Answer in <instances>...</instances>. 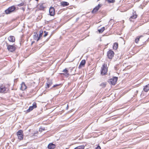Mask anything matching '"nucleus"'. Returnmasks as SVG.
I'll use <instances>...</instances> for the list:
<instances>
[{
	"mask_svg": "<svg viewBox=\"0 0 149 149\" xmlns=\"http://www.w3.org/2000/svg\"><path fill=\"white\" fill-rule=\"evenodd\" d=\"M107 72V64L104 63L103 65L101 71V74L102 75L106 74Z\"/></svg>",
	"mask_w": 149,
	"mask_h": 149,
	"instance_id": "nucleus-1",
	"label": "nucleus"
},
{
	"mask_svg": "<svg viewBox=\"0 0 149 149\" xmlns=\"http://www.w3.org/2000/svg\"><path fill=\"white\" fill-rule=\"evenodd\" d=\"M15 9L16 8L14 6H13L9 7L5 10V12L6 14H8L13 12L15 10Z\"/></svg>",
	"mask_w": 149,
	"mask_h": 149,
	"instance_id": "nucleus-2",
	"label": "nucleus"
},
{
	"mask_svg": "<svg viewBox=\"0 0 149 149\" xmlns=\"http://www.w3.org/2000/svg\"><path fill=\"white\" fill-rule=\"evenodd\" d=\"M6 45L7 47V49L9 51L11 52H13L15 50L16 47L14 45H9L8 43H6Z\"/></svg>",
	"mask_w": 149,
	"mask_h": 149,
	"instance_id": "nucleus-3",
	"label": "nucleus"
},
{
	"mask_svg": "<svg viewBox=\"0 0 149 149\" xmlns=\"http://www.w3.org/2000/svg\"><path fill=\"white\" fill-rule=\"evenodd\" d=\"M17 136L19 139L20 140H22L24 137L23 131L21 130H19L17 132Z\"/></svg>",
	"mask_w": 149,
	"mask_h": 149,
	"instance_id": "nucleus-4",
	"label": "nucleus"
},
{
	"mask_svg": "<svg viewBox=\"0 0 149 149\" xmlns=\"http://www.w3.org/2000/svg\"><path fill=\"white\" fill-rule=\"evenodd\" d=\"M114 52L111 50H109L107 53V55L109 59H111L113 56Z\"/></svg>",
	"mask_w": 149,
	"mask_h": 149,
	"instance_id": "nucleus-5",
	"label": "nucleus"
},
{
	"mask_svg": "<svg viewBox=\"0 0 149 149\" xmlns=\"http://www.w3.org/2000/svg\"><path fill=\"white\" fill-rule=\"evenodd\" d=\"M49 13L50 15L51 16H53L55 14V10L54 8L51 7L49 9Z\"/></svg>",
	"mask_w": 149,
	"mask_h": 149,
	"instance_id": "nucleus-6",
	"label": "nucleus"
},
{
	"mask_svg": "<svg viewBox=\"0 0 149 149\" xmlns=\"http://www.w3.org/2000/svg\"><path fill=\"white\" fill-rule=\"evenodd\" d=\"M118 79V77H114L112 79H110V82L112 85H114Z\"/></svg>",
	"mask_w": 149,
	"mask_h": 149,
	"instance_id": "nucleus-7",
	"label": "nucleus"
},
{
	"mask_svg": "<svg viewBox=\"0 0 149 149\" xmlns=\"http://www.w3.org/2000/svg\"><path fill=\"white\" fill-rule=\"evenodd\" d=\"M63 72H64V73H61V74L64 75L67 77H68L69 73H68V70L67 68H66L64 69L63 71Z\"/></svg>",
	"mask_w": 149,
	"mask_h": 149,
	"instance_id": "nucleus-8",
	"label": "nucleus"
},
{
	"mask_svg": "<svg viewBox=\"0 0 149 149\" xmlns=\"http://www.w3.org/2000/svg\"><path fill=\"white\" fill-rule=\"evenodd\" d=\"M102 6L101 4H99L98 6L95 7L93 10L92 12L93 13H95L97 11L99 8Z\"/></svg>",
	"mask_w": 149,
	"mask_h": 149,
	"instance_id": "nucleus-9",
	"label": "nucleus"
},
{
	"mask_svg": "<svg viewBox=\"0 0 149 149\" xmlns=\"http://www.w3.org/2000/svg\"><path fill=\"white\" fill-rule=\"evenodd\" d=\"M55 147V145L52 143H49L47 146L48 149H54Z\"/></svg>",
	"mask_w": 149,
	"mask_h": 149,
	"instance_id": "nucleus-10",
	"label": "nucleus"
},
{
	"mask_svg": "<svg viewBox=\"0 0 149 149\" xmlns=\"http://www.w3.org/2000/svg\"><path fill=\"white\" fill-rule=\"evenodd\" d=\"M6 88L3 85L0 86V93H3L6 90Z\"/></svg>",
	"mask_w": 149,
	"mask_h": 149,
	"instance_id": "nucleus-11",
	"label": "nucleus"
},
{
	"mask_svg": "<svg viewBox=\"0 0 149 149\" xmlns=\"http://www.w3.org/2000/svg\"><path fill=\"white\" fill-rule=\"evenodd\" d=\"M52 80H47L46 83L47 85H46V88H49L52 85Z\"/></svg>",
	"mask_w": 149,
	"mask_h": 149,
	"instance_id": "nucleus-12",
	"label": "nucleus"
},
{
	"mask_svg": "<svg viewBox=\"0 0 149 149\" xmlns=\"http://www.w3.org/2000/svg\"><path fill=\"white\" fill-rule=\"evenodd\" d=\"M8 40L10 42H13L15 41V37L13 36H10L8 38Z\"/></svg>",
	"mask_w": 149,
	"mask_h": 149,
	"instance_id": "nucleus-13",
	"label": "nucleus"
},
{
	"mask_svg": "<svg viewBox=\"0 0 149 149\" xmlns=\"http://www.w3.org/2000/svg\"><path fill=\"white\" fill-rule=\"evenodd\" d=\"M86 61L85 60H82L81 62L79 65V68H80L81 66H83L85 64Z\"/></svg>",
	"mask_w": 149,
	"mask_h": 149,
	"instance_id": "nucleus-14",
	"label": "nucleus"
},
{
	"mask_svg": "<svg viewBox=\"0 0 149 149\" xmlns=\"http://www.w3.org/2000/svg\"><path fill=\"white\" fill-rule=\"evenodd\" d=\"M26 86L24 83H22L21 84V87L20 88V89L22 90H24L26 89Z\"/></svg>",
	"mask_w": 149,
	"mask_h": 149,
	"instance_id": "nucleus-15",
	"label": "nucleus"
},
{
	"mask_svg": "<svg viewBox=\"0 0 149 149\" xmlns=\"http://www.w3.org/2000/svg\"><path fill=\"white\" fill-rule=\"evenodd\" d=\"M61 4L63 6H65L69 5V3H68L66 1H61Z\"/></svg>",
	"mask_w": 149,
	"mask_h": 149,
	"instance_id": "nucleus-16",
	"label": "nucleus"
},
{
	"mask_svg": "<svg viewBox=\"0 0 149 149\" xmlns=\"http://www.w3.org/2000/svg\"><path fill=\"white\" fill-rule=\"evenodd\" d=\"M137 17V15L136 12L135 11L133 14L132 15L130 18V19L131 20V19H136Z\"/></svg>",
	"mask_w": 149,
	"mask_h": 149,
	"instance_id": "nucleus-17",
	"label": "nucleus"
},
{
	"mask_svg": "<svg viewBox=\"0 0 149 149\" xmlns=\"http://www.w3.org/2000/svg\"><path fill=\"white\" fill-rule=\"evenodd\" d=\"M149 90V84L146 85L143 88V90L145 92H148Z\"/></svg>",
	"mask_w": 149,
	"mask_h": 149,
	"instance_id": "nucleus-18",
	"label": "nucleus"
},
{
	"mask_svg": "<svg viewBox=\"0 0 149 149\" xmlns=\"http://www.w3.org/2000/svg\"><path fill=\"white\" fill-rule=\"evenodd\" d=\"M118 43H117L115 42L113 44V48L114 49L116 50L118 47Z\"/></svg>",
	"mask_w": 149,
	"mask_h": 149,
	"instance_id": "nucleus-19",
	"label": "nucleus"
},
{
	"mask_svg": "<svg viewBox=\"0 0 149 149\" xmlns=\"http://www.w3.org/2000/svg\"><path fill=\"white\" fill-rule=\"evenodd\" d=\"M84 148L85 146L84 145H82L77 146L74 149H84Z\"/></svg>",
	"mask_w": 149,
	"mask_h": 149,
	"instance_id": "nucleus-20",
	"label": "nucleus"
},
{
	"mask_svg": "<svg viewBox=\"0 0 149 149\" xmlns=\"http://www.w3.org/2000/svg\"><path fill=\"white\" fill-rule=\"evenodd\" d=\"M43 33V31L42 30H40V34L39 35V36L38 38L37 39V41H38L40 38V37L42 36Z\"/></svg>",
	"mask_w": 149,
	"mask_h": 149,
	"instance_id": "nucleus-21",
	"label": "nucleus"
},
{
	"mask_svg": "<svg viewBox=\"0 0 149 149\" xmlns=\"http://www.w3.org/2000/svg\"><path fill=\"white\" fill-rule=\"evenodd\" d=\"M40 10H43L44 8L43 4L39 5L38 6Z\"/></svg>",
	"mask_w": 149,
	"mask_h": 149,
	"instance_id": "nucleus-22",
	"label": "nucleus"
},
{
	"mask_svg": "<svg viewBox=\"0 0 149 149\" xmlns=\"http://www.w3.org/2000/svg\"><path fill=\"white\" fill-rule=\"evenodd\" d=\"M34 109V108H33V107L32 106H30L29 108L27 110H26V112H30L32 110H33V109Z\"/></svg>",
	"mask_w": 149,
	"mask_h": 149,
	"instance_id": "nucleus-23",
	"label": "nucleus"
},
{
	"mask_svg": "<svg viewBox=\"0 0 149 149\" xmlns=\"http://www.w3.org/2000/svg\"><path fill=\"white\" fill-rule=\"evenodd\" d=\"M104 27H102L101 29H98V31L100 33H102L104 30Z\"/></svg>",
	"mask_w": 149,
	"mask_h": 149,
	"instance_id": "nucleus-24",
	"label": "nucleus"
},
{
	"mask_svg": "<svg viewBox=\"0 0 149 149\" xmlns=\"http://www.w3.org/2000/svg\"><path fill=\"white\" fill-rule=\"evenodd\" d=\"M106 85V83H102L100 84V86L102 88H104Z\"/></svg>",
	"mask_w": 149,
	"mask_h": 149,
	"instance_id": "nucleus-25",
	"label": "nucleus"
},
{
	"mask_svg": "<svg viewBox=\"0 0 149 149\" xmlns=\"http://www.w3.org/2000/svg\"><path fill=\"white\" fill-rule=\"evenodd\" d=\"M142 36H140V37H137L135 39V41L136 43H138L139 41L140 38L141 37H142Z\"/></svg>",
	"mask_w": 149,
	"mask_h": 149,
	"instance_id": "nucleus-26",
	"label": "nucleus"
},
{
	"mask_svg": "<svg viewBox=\"0 0 149 149\" xmlns=\"http://www.w3.org/2000/svg\"><path fill=\"white\" fill-rule=\"evenodd\" d=\"M34 109L36 108L37 107V104L36 102H34L33 104V105L32 106Z\"/></svg>",
	"mask_w": 149,
	"mask_h": 149,
	"instance_id": "nucleus-27",
	"label": "nucleus"
},
{
	"mask_svg": "<svg viewBox=\"0 0 149 149\" xmlns=\"http://www.w3.org/2000/svg\"><path fill=\"white\" fill-rule=\"evenodd\" d=\"M38 34L36 33V34L34 35L33 36V38L35 40H37V39L38 38Z\"/></svg>",
	"mask_w": 149,
	"mask_h": 149,
	"instance_id": "nucleus-28",
	"label": "nucleus"
},
{
	"mask_svg": "<svg viewBox=\"0 0 149 149\" xmlns=\"http://www.w3.org/2000/svg\"><path fill=\"white\" fill-rule=\"evenodd\" d=\"M107 1L109 3H114L115 1V0H107Z\"/></svg>",
	"mask_w": 149,
	"mask_h": 149,
	"instance_id": "nucleus-29",
	"label": "nucleus"
},
{
	"mask_svg": "<svg viewBox=\"0 0 149 149\" xmlns=\"http://www.w3.org/2000/svg\"><path fill=\"white\" fill-rule=\"evenodd\" d=\"M44 33H45V34L44 35V37H45L46 36H47V35L48 33L47 32H46V31H44Z\"/></svg>",
	"mask_w": 149,
	"mask_h": 149,
	"instance_id": "nucleus-30",
	"label": "nucleus"
},
{
	"mask_svg": "<svg viewBox=\"0 0 149 149\" xmlns=\"http://www.w3.org/2000/svg\"><path fill=\"white\" fill-rule=\"evenodd\" d=\"M24 2H22L19 4L18 5V6H22L24 5Z\"/></svg>",
	"mask_w": 149,
	"mask_h": 149,
	"instance_id": "nucleus-31",
	"label": "nucleus"
},
{
	"mask_svg": "<svg viewBox=\"0 0 149 149\" xmlns=\"http://www.w3.org/2000/svg\"><path fill=\"white\" fill-rule=\"evenodd\" d=\"M45 130V128H40L39 129V131L40 132H42L43 130Z\"/></svg>",
	"mask_w": 149,
	"mask_h": 149,
	"instance_id": "nucleus-32",
	"label": "nucleus"
},
{
	"mask_svg": "<svg viewBox=\"0 0 149 149\" xmlns=\"http://www.w3.org/2000/svg\"><path fill=\"white\" fill-rule=\"evenodd\" d=\"M95 149H101V148L100 146H98Z\"/></svg>",
	"mask_w": 149,
	"mask_h": 149,
	"instance_id": "nucleus-33",
	"label": "nucleus"
},
{
	"mask_svg": "<svg viewBox=\"0 0 149 149\" xmlns=\"http://www.w3.org/2000/svg\"><path fill=\"white\" fill-rule=\"evenodd\" d=\"M58 84H56L55 85H54L53 86V87H55L57 86H58Z\"/></svg>",
	"mask_w": 149,
	"mask_h": 149,
	"instance_id": "nucleus-34",
	"label": "nucleus"
},
{
	"mask_svg": "<svg viewBox=\"0 0 149 149\" xmlns=\"http://www.w3.org/2000/svg\"><path fill=\"white\" fill-rule=\"evenodd\" d=\"M115 70H118V68L116 66L115 67Z\"/></svg>",
	"mask_w": 149,
	"mask_h": 149,
	"instance_id": "nucleus-35",
	"label": "nucleus"
},
{
	"mask_svg": "<svg viewBox=\"0 0 149 149\" xmlns=\"http://www.w3.org/2000/svg\"><path fill=\"white\" fill-rule=\"evenodd\" d=\"M68 108V105H67V109Z\"/></svg>",
	"mask_w": 149,
	"mask_h": 149,
	"instance_id": "nucleus-36",
	"label": "nucleus"
}]
</instances>
